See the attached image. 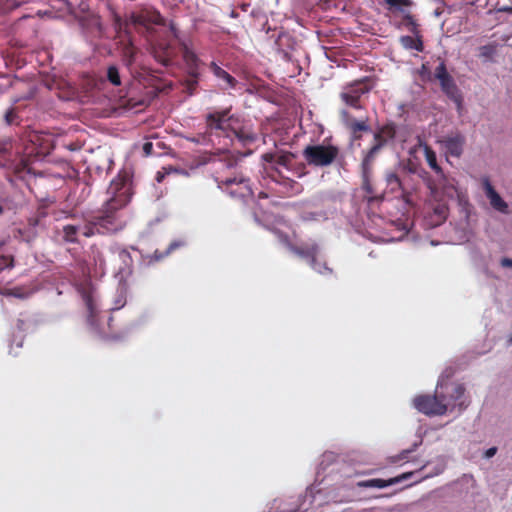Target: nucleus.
Segmentation results:
<instances>
[{"label":"nucleus","mask_w":512,"mask_h":512,"mask_svg":"<svg viewBox=\"0 0 512 512\" xmlns=\"http://www.w3.org/2000/svg\"><path fill=\"white\" fill-rule=\"evenodd\" d=\"M339 155L338 146L325 142L307 145L302 151V156L309 166L320 168L334 164Z\"/></svg>","instance_id":"6"},{"label":"nucleus","mask_w":512,"mask_h":512,"mask_svg":"<svg viewBox=\"0 0 512 512\" xmlns=\"http://www.w3.org/2000/svg\"><path fill=\"white\" fill-rule=\"evenodd\" d=\"M205 134L231 140V130L238 117L231 113V107L222 110L212 109L204 115Z\"/></svg>","instance_id":"4"},{"label":"nucleus","mask_w":512,"mask_h":512,"mask_svg":"<svg viewBox=\"0 0 512 512\" xmlns=\"http://www.w3.org/2000/svg\"><path fill=\"white\" fill-rule=\"evenodd\" d=\"M501 265L503 267L512 268V259H510V258H503L501 260Z\"/></svg>","instance_id":"41"},{"label":"nucleus","mask_w":512,"mask_h":512,"mask_svg":"<svg viewBox=\"0 0 512 512\" xmlns=\"http://www.w3.org/2000/svg\"><path fill=\"white\" fill-rule=\"evenodd\" d=\"M234 140H237L242 146H248L253 144L257 140V135L252 131V129L241 126L238 123H234L231 130V140L225 141L224 145L228 146L229 144H233Z\"/></svg>","instance_id":"13"},{"label":"nucleus","mask_w":512,"mask_h":512,"mask_svg":"<svg viewBox=\"0 0 512 512\" xmlns=\"http://www.w3.org/2000/svg\"><path fill=\"white\" fill-rule=\"evenodd\" d=\"M404 22H405V25L409 28V30L413 34H418L419 33V31H418V24L416 23V20L414 19L413 15H411L410 13H407L404 16Z\"/></svg>","instance_id":"29"},{"label":"nucleus","mask_w":512,"mask_h":512,"mask_svg":"<svg viewBox=\"0 0 512 512\" xmlns=\"http://www.w3.org/2000/svg\"><path fill=\"white\" fill-rule=\"evenodd\" d=\"M181 50L189 75V78L186 80V86L189 93L192 94L198 85V78L200 75L199 67L202 64V61L186 43L182 44Z\"/></svg>","instance_id":"10"},{"label":"nucleus","mask_w":512,"mask_h":512,"mask_svg":"<svg viewBox=\"0 0 512 512\" xmlns=\"http://www.w3.org/2000/svg\"><path fill=\"white\" fill-rule=\"evenodd\" d=\"M483 188L490 205L497 211L508 214V204L502 199L499 193L494 189L488 178L483 179Z\"/></svg>","instance_id":"15"},{"label":"nucleus","mask_w":512,"mask_h":512,"mask_svg":"<svg viewBox=\"0 0 512 512\" xmlns=\"http://www.w3.org/2000/svg\"><path fill=\"white\" fill-rule=\"evenodd\" d=\"M312 269L322 275H329V274H332V272H333V270L330 267H328L326 262H320V261H318L317 258H316V268H312Z\"/></svg>","instance_id":"30"},{"label":"nucleus","mask_w":512,"mask_h":512,"mask_svg":"<svg viewBox=\"0 0 512 512\" xmlns=\"http://www.w3.org/2000/svg\"><path fill=\"white\" fill-rule=\"evenodd\" d=\"M143 153L145 156H151L153 154V144L151 142H145L143 144Z\"/></svg>","instance_id":"36"},{"label":"nucleus","mask_w":512,"mask_h":512,"mask_svg":"<svg viewBox=\"0 0 512 512\" xmlns=\"http://www.w3.org/2000/svg\"><path fill=\"white\" fill-rule=\"evenodd\" d=\"M497 453V447H491L484 452V457L489 459Z\"/></svg>","instance_id":"40"},{"label":"nucleus","mask_w":512,"mask_h":512,"mask_svg":"<svg viewBox=\"0 0 512 512\" xmlns=\"http://www.w3.org/2000/svg\"><path fill=\"white\" fill-rule=\"evenodd\" d=\"M3 212V207L0 206V214Z\"/></svg>","instance_id":"47"},{"label":"nucleus","mask_w":512,"mask_h":512,"mask_svg":"<svg viewBox=\"0 0 512 512\" xmlns=\"http://www.w3.org/2000/svg\"><path fill=\"white\" fill-rule=\"evenodd\" d=\"M17 118H18V114L14 108L8 109L4 115L5 122L8 125L13 124Z\"/></svg>","instance_id":"32"},{"label":"nucleus","mask_w":512,"mask_h":512,"mask_svg":"<svg viewBox=\"0 0 512 512\" xmlns=\"http://www.w3.org/2000/svg\"><path fill=\"white\" fill-rule=\"evenodd\" d=\"M443 143L448 154L454 157H460L463 153L465 137L458 133L454 136L446 137Z\"/></svg>","instance_id":"19"},{"label":"nucleus","mask_w":512,"mask_h":512,"mask_svg":"<svg viewBox=\"0 0 512 512\" xmlns=\"http://www.w3.org/2000/svg\"><path fill=\"white\" fill-rule=\"evenodd\" d=\"M502 11L507 12V13H512V7H504V8H502Z\"/></svg>","instance_id":"44"},{"label":"nucleus","mask_w":512,"mask_h":512,"mask_svg":"<svg viewBox=\"0 0 512 512\" xmlns=\"http://www.w3.org/2000/svg\"><path fill=\"white\" fill-rule=\"evenodd\" d=\"M404 174L405 170L400 166L386 169L383 173V179L385 182V189L383 193L377 194V191H375L376 197L372 200H369V194L365 192V198L367 199L368 203L383 200L385 194L395 195V197L401 198L405 203H409L411 193L405 188L402 178ZM374 190L376 189L374 188Z\"/></svg>","instance_id":"5"},{"label":"nucleus","mask_w":512,"mask_h":512,"mask_svg":"<svg viewBox=\"0 0 512 512\" xmlns=\"http://www.w3.org/2000/svg\"><path fill=\"white\" fill-rule=\"evenodd\" d=\"M419 145L423 148L426 162L436 175L433 178L425 171L420 174L431 195L436 196L439 191L447 192L454 189L453 180L447 177L443 169L438 165L435 151L427 143L420 142Z\"/></svg>","instance_id":"3"},{"label":"nucleus","mask_w":512,"mask_h":512,"mask_svg":"<svg viewBox=\"0 0 512 512\" xmlns=\"http://www.w3.org/2000/svg\"><path fill=\"white\" fill-rule=\"evenodd\" d=\"M438 390V396L441 400V404L445 406V413L447 411H453L458 408L459 411L464 410L467 407L465 402V387L458 383H447L440 385Z\"/></svg>","instance_id":"8"},{"label":"nucleus","mask_w":512,"mask_h":512,"mask_svg":"<svg viewBox=\"0 0 512 512\" xmlns=\"http://www.w3.org/2000/svg\"><path fill=\"white\" fill-rule=\"evenodd\" d=\"M215 181L219 189L235 200L246 201L253 197L250 179L242 173L233 176H215Z\"/></svg>","instance_id":"7"},{"label":"nucleus","mask_w":512,"mask_h":512,"mask_svg":"<svg viewBox=\"0 0 512 512\" xmlns=\"http://www.w3.org/2000/svg\"><path fill=\"white\" fill-rule=\"evenodd\" d=\"M416 38L405 35L400 37V43L405 49L416 50L418 52H422L424 50V45L422 41V37L418 34H415Z\"/></svg>","instance_id":"23"},{"label":"nucleus","mask_w":512,"mask_h":512,"mask_svg":"<svg viewBox=\"0 0 512 512\" xmlns=\"http://www.w3.org/2000/svg\"><path fill=\"white\" fill-rule=\"evenodd\" d=\"M170 29H171L172 33L174 34V36H177V29L174 24L170 25Z\"/></svg>","instance_id":"43"},{"label":"nucleus","mask_w":512,"mask_h":512,"mask_svg":"<svg viewBox=\"0 0 512 512\" xmlns=\"http://www.w3.org/2000/svg\"><path fill=\"white\" fill-rule=\"evenodd\" d=\"M289 249L295 255L308 260L311 268H316V257L319 253V246L316 242L301 243L300 245H289Z\"/></svg>","instance_id":"14"},{"label":"nucleus","mask_w":512,"mask_h":512,"mask_svg":"<svg viewBox=\"0 0 512 512\" xmlns=\"http://www.w3.org/2000/svg\"><path fill=\"white\" fill-rule=\"evenodd\" d=\"M85 302H86V306L92 316L94 313V307H93V300H92L91 296L87 295L85 297Z\"/></svg>","instance_id":"38"},{"label":"nucleus","mask_w":512,"mask_h":512,"mask_svg":"<svg viewBox=\"0 0 512 512\" xmlns=\"http://www.w3.org/2000/svg\"><path fill=\"white\" fill-rule=\"evenodd\" d=\"M417 445L418 444H414L411 449L403 450L399 455L392 459V462L396 463L398 461L406 460L408 458V455L416 449Z\"/></svg>","instance_id":"33"},{"label":"nucleus","mask_w":512,"mask_h":512,"mask_svg":"<svg viewBox=\"0 0 512 512\" xmlns=\"http://www.w3.org/2000/svg\"><path fill=\"white\" fill-rule=\"evenodd\" d=\"M102 338L104 340L117 341V340H121L123 338V335L122 334H109V335H104Z\"/></svg>","instance_id":"39"},{"label":"nucleus","mask_w":512,"mask_h":512,"mask_svg":"<svg viewBox=\"0 0 512 512\" xmlns=\"http://www.w3.org/2000/svg\"><path fill=\"white\" fill-rule=\"evenodd\" d=\"M396 136V126L393 122L386 123L374 133L375 143L365 153L361 165V189L369 194V200L374 199L375 190L373 185L374 162L380 150L393 140Z\"/></svg>","instance_id":"2"},{"label":"nucleus","mask_w":512,"mask_h":512,"mask_svg":"<svg viewBox=\"0 0 512 512\" xmlns=\"http://www.w3.org/2000/svg\"><path fill=\"white\" fill-rule=\"evenodd\" d=\"M369 92V87L359 81L351 84L346 88V91L341 93V99L349 106L360 109L362 108L360 104V98L362 95Z\"/></svg>","instance_id":"12"},{"label":"nucleus","mask_w":512,"mask_h":512,"mask_svg":"<svg viewBox=\"0 0 512 512\" xmlns=\"http://www.w3.org/2000/svg\"><path fill=\"white\" fill-rule=\"evenodd\" d=\"M106 78L113 86H120L122 83L119 68L116 65L108 66Z\"/></svg>","instance_id":"25"},{"label":"nucleus","mask_w":512,"mask_h":512,"mask_svg":"<svg viewBox=\"0 0 512 512\" xmlns=\"http://www.w3.org/2000/svg\"><path fill=\"white\" fill-rule=\"evenodd\" d=\"M438 390L434 395H418L413 399L414 407L427 416H441L445 414V406L441 404Z\"/></svg>","instance_id":"11"},{"label":"nucleus","mask_w":512,"mask_h":512,"mask_svg":"<svg viewBox=\"0 0 512 512\" xmlns=\"http://www.w3.org/2000/svg\"><path fill=\"white\" fill-rule=\"evenodd\" d=\"M130 21L134 25L147 26L148 24L161 25L163 18L158 11H142L140 13H132Z\"/></svg>","instance_id":"17"},{"label":"nucleus","mask_w":512,"mask_h":512,"mask_svg":"<svg viewBox=\"0 0 512 512\" xmlns=\"http://www.w3.org/2000/svg\"><path fill=\"white\" fill-rule=\"evenodd\" d=\"M390 6H410L412 2L410 0H386Z\"/></svg>","instance_id":"35"},{"label":"nucleus","mask_w":512,"mask_h":512,"mask_svg":"<svg viewBox=\"0 0 512 512\" xmlns=\"http://www.w3.org/2000/svg\"><path fill=\"white\" fill-rule=\"evenodd\" d=\"M107 195L108 198L99 214L78 226L79 234L92 237L96 234L114 233L124 228L126 221L120 211L132 198V176L127 171H120L111 181Z\"/></svg>","instance_id":"1"},{"label":"nucleus","mask_w":512,"mask_h":512,"mask_svg":"<svg viewBox=\"0 0 512 512\" xmlns=\"http://www.w3.org/2000/svg\"><path fill=\"white\" fill-rule=\"evenodd\" d=\"M262 159L268 163H272V162L276 163L277 155L274 153H265L262 155Z\"/></svg>","instance_id":"37"},{"label":"nucleus","mask_w":512,"mask_h":512,"mask_svg":"<svg viewBox=\"0 0 512 512\" xmlns=\"http://www.w3.org/2000/svg\"><path fill=\"white\" fill-rule=\"evenodd\" d=\"M31 323L30 317L26 313H21L16 321V327L20 331H26Z\"/></svg>","instance_id":"28"},{"label":"nucleus","mask_w":512,"mask_h":512,"mask_svg":"<svg viewBox=\"0 0 512 512\" xmlns=\"http://www.w3.org/2000/svg\"><path fill=\"white\" fill-rule=\"evenodd\" d=\"M177 247H179V244L177 242H172L164 252H159L158 250H156L152 256V260H154V261L162 260L164 257L168 256Z\"/></svg>","instance_id":"27"},{"label":"nucleus","mask_w":512,"mask_h":512,"mask_svg":"<svg viewBox=\"0 0 512 512\" xmlns=\"http://www.w3.org/2000/svg\"><path fill=\"white\" fill-rule=\"evenodd\" d=\"M79 234V227L76 225L63 226V240L68 243H77V235Z\"/></svg>","instance_id":"24"},{"label":"nucleus","mask_w":512,"mask_h":512,"mask_svg":"<svg viewBox=\"0 0 512 512\" xmlns=\"http://www.w3.org/2000/svg\"><path fill=\"white\" fill-rule=\"evenodd\" d=\"M154 58L164 66L170 65L174 57L173 48L166 43H158L153 48Z\"/></svg>","instance_id":"21"},{"label":"nucleus","mask_w":512,"mask_h":512,"mask_svg":"<svg viewBox=\"0 0 512 512\" xmlns=\"http://www.w3.org/2000/svg\"><path fill=\"white\" fill-rule=\"evenodd\" d=\"M6 295L14 296L17 298H25L27 297V293L23 292L21 288L15 287L12 289L7 290Z\"/></svg>","instance_id":"34"},{"label":"nucleus","mask_w":512,"mask_h":512,"mask_svg":"<svg viewBox=\"0 0 512 512\" xmlns=\"http://www.w3.org/2000/svg\"><path fill=\"white\" fill-rule=\"evenodd\" d=\"M435 78L439 81L442 92L458 105L462 102L460 91L453 77L447 71L445 62L442 60L435 68Z\"/></svg>","instance_id":"9"},{"label":"nucleus","mask_w":512,"mask_h":512,"mask_svg":"<svg viewBox=\"0 0 512 512\" xmlns=\"http://www.w3.org/2000/svg\"><path fill=\"white\" fill-rule=\"evenodd\" d=\"M209 68L217 79L223 81L224 85L221 86L222 89H233L236 87L238 83L236 78L220 67L217 63L211 62L209 64Z\"/></svg>","instance_id":"20"},{"label":"nucleus","mask_w":512,"mask_h":512,"mask_svg":"<svg viewBox=\"0 0 512 512\" xmlns=\"http://www.w3.org/2000/svg\"><path fill=\"white\" fill-rule=\"evenodd\" d=\"M14 259L11 255H3L0 253V271L13 266Z\"/></svg>","instance_id":"31"},{"label":"nucleus","mask_w":512,"mask_h":512,"mask_svg":"<svg viewBox=\"0 0 512 512\" xmlns=\"http://www.w3.org/2000/svg\"><path fill=\"white\" fill-rule=\"evenodd\" d=\"M113 321V318L112 317H109V320H108V325L111 326V322Z\"/></svg>","instance_id":"45"},{"label":"nucleus","mask_w":512,"mask_h":512,"mask_svg":"<svg viewBox=\"0 0 512 512\" xmlns=\"http://www.w3.org/2000/svg\"><path fill=\"white\" fill-rule=\"evenodd\" d=\"M342 115L346 117L345 126L349 129L354 139L358 140L362 137V132L370 131L367 118L364 120H356L350 117L346 111H343Z\"/></svg>","instance_id":"18"},{"label":"nucleus","mask_w":512,"mask_h":512,"mask_svg":"<svg viewBox=\"0 0 512 512\" xmlns=\"http://www.w3.org/2000/svg\"><path fill=\"white\" fill-rule=\"evenodd\" d=\"M412 476V472L403 473L399 476L390 478L388 480L383 479H369V480H363L359 481L357 483V487L361 488H385L397 483H400L403 480H406Z\"/></svg>","instance_id":"16"},{"label":"nucleus","mask_w":512,"mask_h":512,"mask_svg":"<svg viewBox=\"0 0 512 512\" xmlns=\"http://www.w3.org/2000/svg\"><path fill=\"white\" fill-rule=\"evenodd\" d=\"M295 157V154H293L292 152H283L280 155H277L276 163L280 166L289 169Z\"/></svg>","instance_id":"26"},{"label":"nucleus","mask_w":512,"mask_h":512,"mask_svg":"<svg viewBox=\"0 0 512 512\" xmlns=\"http://www.w3.org/2000/svg\"><path fill=\"white\" fill-rule=\"evenodd\" d=\"M190 140H191L192 142L199 143V141H198L197 139H195V138H191Z\"/></svg>","instance_id":"46"},{"label":"nucleus","mask_w":512,"mask_h":512,"mask_svg":"<svg viewBox=\"0 0 512 512\" xmlns=\"http://www.w3.org/2000/svg\"><path fill=\"white\" fill-rule=\"evenodd\" d=\"M166 174H167V172H162V171L157 172L156 180L158 182H162Z\"/></svg>","instance_id":"42"},{"label":"nucleus","mask_w":512,"mask_h":512,"mask_svg":"<svg viewBox=\"0 0 512 512\" xmlns=\"http://www.w3.org/2000/svg\"><path fill=\"white\" fill-rule=\"evenodd\" d=\"M137 53L138 49L134 46V44L131 41L125 44L122 49L123 63L134 77H136V75L134 74L135 72L133 69V65L135 63Z\"/></svg>","instance_id":"22"}]
</instances>
